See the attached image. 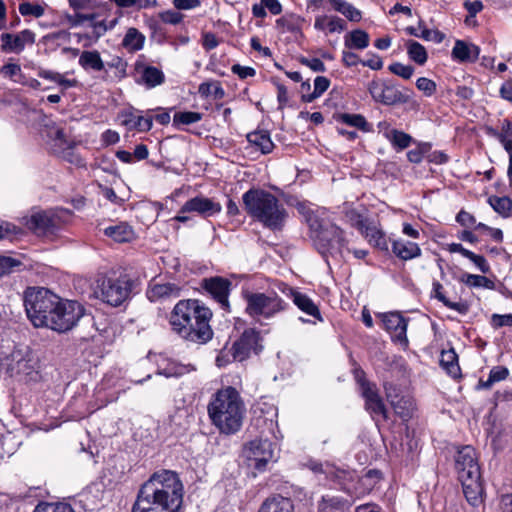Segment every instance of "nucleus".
Instances as JSON below:
<instances>
[{"label": "nucleus", "instance_id": "de8ad7c7", "mask_svg": "<svg viewBox=\"0 0 512 512\" xmlns=\"http://www.w3.org/2000/svg\"><path fill=\"white\" fill-rule=\"evenodd\" d=\"M491 207L503 217H509L512 208V201L510 198L491 196L488 200Z\"/></svg>", "mask_w": 512, "mask_h": 512}, {"label": "nucleus", "instance_id": "bb28decb", "mask_svg": "<svg viewBox=\"0 0 512 512\" xmlns=\"http://www.w3.org/2000/svg\"><path fill=\"white\" fill-rule=\"evenodd\" d=\"M314 28L318 31H328L329 33L342 32L346 29V22L333 15H319L315 18Z\"/></svg>", "mask_w": 512, "mask_h": 512}, {"label": "nucleus", "instance_id": "6e6d98bb", "mask_svg": "<svg viewBox=\"0 0 512 512\" xmlns=\"http://www.w3.org/2000/svg\"><path fill=\"white\" fill-rule=\"evenodd\" d=\"M464 277L465 279H463V281L469 286L485 288L493 287V282L485 276L466 274Z\"/></svg>", "mask_w": 512, "mask_h": 512}, {"label": "nucleus", "instance_id": "338daca9", "mask_svg": "<svg viewBox=\"0 0 512 512\" xmlns=\"http://www.w3.org/2000/svg\"><path fill=\"white\" fill-rule=\"evenodd\" d=\"M466 258H468L470 261H472L482 273L489 272V270H490L489 264L482 255H477V254L473 253L472 251H470V253L468 254V256Z\"/></svg>", "mask_w": 512, "mask_h": 512}, {"label": "nucleus", "instance_id": "f704fd0d", "mask_svg": "<svg viewBox=\"0 0 512 512\" xmlns=\"http://www.w3.org/2000/svg\"><path fill=\"white\" fill-rule=\"evenodd\" d=\"M48 137L50 139L51 150L55 155L58 154V149L63 150L65 147H68V145H76L74 141L68 140L63 129L57 126H53L49 130Z\"/></svg>", "mask_w": 512, "mask_h": 512}, {"label": "nucleus", "instance_id": "473e14b6", "mask_svg": "<svg viewBox=\"0 0 512 512\" xmlns=\"http://www.w3.org/2000/svg\"><path fill=\"white\" fill-rule=\"evenodd\" d=\"M345 47L363 50L369 46V35L361 29L351 31L345 36Z\"/></svg>", "mask_w": 512, "mask_h": 512}, {"label": "nucleus", "instance_id": "864d4df0", "mask_svg": "<svg viewBox=\"0 0 512 512\" xmlns=\"http://www.w3.org/2000/svg\"><path fill=\"white\" fill-rule=\"evenodd\" d=\"M19 12L23 16H34L36 18H39L44 15L45 9L40 4L23 2L19 5Z\"/></svg>", "mask_w": 512, "mask_h": 512}, {"label": "nucleus", "instance_id": "6ab92c4d", "mask_svg": "<svg viewBox=\"0 0 512 512\" xmlns=\"http://www.w3.org/2000/svg\"><path fill=\"white\" fill-rule=\"evenodd\" d=\"M0 39L2 51L18 54L25 49L27 44H34L35 33L29 29H24L17 34L3 33Z\"/></svg>", "mask_w": 512, "mask_h": 512}, {"label": "nucleus", "instance_id": "bf43d9fd", "mask_svg": "<svg viewBox=\"0 0 512 512\" xmlns=\"http://www.w3.org/2000/svg\"><path fill=\"white\" fill-rule=\"evenodd\" d=\"M107 67L115 69V76L119 79L126 76L127 63L121 57H114L108 62Z\"/></svg>", "mask_w": 512, "mask_h": 512}, {"label": "nucleus", "instance_id": "58836bf2", "mask_svg": "<svg viewBox=\"0 0 512 512\" xmlns=\"http://www.w3.org/2000/svg\"><path fill=\"white\" fill-rule=\"evenodd\" d=\"M346 501L342 497L324 495L318 503V512L343 511Z\"/></svg>", "mask_w": 512, "mask_h": 512}, {"label": "nucleus", "instance_id": "0e129e2a", "mask_svg": "<svg viewBox=\"0 0 512 512\" xmlns=\"http://www.w3.org/2000/svg\"><path fill=\"white\" fill-rule=\"evenodd\" d=\"M491 325L495 329L503 326H512V314H493L491 317Z\"/></svg>", "mask_w": 512, "mask_h": 512}, {"label": "nucleus", "instance_id": "72a5a7b5", "mask_svg": "<svg viewBox=\"0 0 512 512\" xmlns=\"http://www.w3.org/2000/svg\"><path fill=\"white\" fill-rule=\"evenodd\" d=\"M440 365L453 378H456L460 375L458 356L454 349L442 351Z\"/></svg>", "mask_w": 512, "mask_h": 512}, {"label": "nucleus", "instance_id": "7c9ffc66", "mask_svg": "<svg viewBox=\"0 0 512 512\" xmlns=\"http://www.w3.org/2000/svg\"><path fill=\"white\" fill-rule=\"evenodd\" d=\"M293 509V503L289 498L275 495L263 503L259 512H293Z\"/></svg>", "mask_w": 512, "mask_h": 512}, {"label": "nucleus", "instance_id": "37998d69", "mask_svg": "<svg viewBox=\"0 0 512 512\" xmlns=\"http://www.w3.org/2000/svg\"><path fill=\"white\" fill-rule=\"evenodd\" d=\"M407 54L412 61L419 65L425 64L428 57L424 46L414 40L407 42Z\"/></svg>", "mask_w": 512, "mask_h": 512}, {"label": "nucleus", "instance_id": "49530a36", "mask_svg": "<svg viewBox=\"0 0 512 512\" xmlns=\"http://www.w3.org/2000/svg\"><path fill=\"white\" fill-rule=\"evenodd\" d=\"M337 121L346 125L358 128L362 131H368V123L364 116L360 114L342 113L337 116Z\"/></svg>", "mask_w": 512, "mask_h": 512}, {"label": "nucleus", "instance_id": "cd10ccee", "mask_svg": "<svg viewBox=\"0 0 512 512\" xmlns=\"http://www.w3.org/2000/svg\"><path fill=\"white\" fill-rule=\"evenodd\" d=\"M78 63L85 71L93 72L103 71L106 66L97 50L82 51Z\"/></svg>", "mask_w": 512, "mask_h": 512}, {"label": "nucleus", "instance_id": "a211bd4d", "mask_svg": "<svg viewBox=\"0 0 512 512\" xmlns=\"http://www.w3.org/2000/svg\"><path fill=\"white\" fill-rule=\"evenodd\" d=\"M378 317L381 318L385 330L390 333L394 341L400 343H408L407 339V319L404 318L399 312L380 313Z\"/></svg>", "mask_w": 512, "mask_h": 512}, {"label": "nucleus", "instance_id": "69168bd1", "mask_svg": "<svg viewBox=\"0 0 512 512\" xmlns=\"http://www.w3.org/2000/svg\"><path fill=\"white\" fill-rule=\"evenodd\" d=\"M231 71L236 74L240 79H246L248 77H253L256 74L254 68L249 66H242L240 64H234L231 67Z\"/></svg>", "mask_w": 512, "mask_h": 512}, {"label": "nucleus", "instance_id": "c756f323", "mask_svg": "<svg viewBox=\"0 0 512 512\" xmlns=\"http://www.w3.org/2000/svg\"><path fill=\"white\" fill-rule=\"evenodd\" d=\"M104 234L118 243L129 242L134 237L132 227L125 222H120L106 227L104 229Z\"/></svg>", "mask_w": 512, "mask_h": 512}, {"label": "nucleus", "instance_id": "dca6fc26", "mask_svg": "<svg viewBox=\"0 0 512 512\" xmlns=\"http://www.w3.org/2000/svg\"><path fill=\"white\" fill-rule=\"evenodd\" d=\"M222 211L219 202L204 195H197L187 200L180 209V213H196L202 218L218 215Z\"/></svg>", "mask_w": 512, "mask_h": 512}, {"label": "nucleus", "instance_id": "412c9836", "mask_svg": "<svg viewBox=\"0 0 512 512\" xmlns=\"http://www.w3.org/2000/svg\"><path fill=\"white\" fill-rule=\"evenodd\" d=\"M181 288L174 282L151 281L146 291V296L151 302L165 301L180 296Z\"/></svg>", "mask_w": 512, "mask_h": 512}, {"label": "nucleus", "instance_id": "2f4dec72", "mask_svg": "<svg viewBox=\"0 0 512 512\" xmlns=\"http://www.w3.org/2000/svg\"><path fill=\"white\" fill-rule=\"evenodd\" d=\"M248 142L257 147L263 154H268L272 151L274 144L267 131H254L247 135Z\"/></svg>", "mask_w": 512, "mask_h": 512}, {"label": "nucleus", "instance_id": "4d7b16f0", "mask_svg": "<svg viewBox=\"0 0 512 512\" xmlns=\"http://www.w3.org/2000/svg\"><path fill=\"white\" fill-rule=\"evenodd\" d=\"M416 87L418 90L423 92V94L426 97L432 96L436 92V89H437L436 83L433 80L426 78V77L418 78L416 81Z\"/></svg>", "mask_w": 512, "mask_h": 512}, {"label": "nucleus", "instance_id": "20e7f679", "mask_svg": "<svg viewBox=\"0 0 512 512\" xmlns=\"http://www.w3.org/2000/svg\"><path fill=\"white\" fill-rule=\"evenodd\" d=\"M245 405L239 392L231 386L218 390L208 404V415L221 433H236L242 426Z\"/></svg>", "mask_w": 512, "mask_h": 512}, {"label": "nucleus", "instance_id": "b1692460", "mask_svg": "<svg viewBox=\"0 0 512 512\" xmlns=\"http://www.w3.org/2000/svg\"><path fill=\"white\" fill-rule=\"evenodd\" d=\"M289 295L298 309H300L305 314L322 321L320 310L310 297L292 288H290Z\"/></svg>", "mask_w": 512, "mask_h": 512}, {"label": "nucleus", "instance_id": "f3484780", "mask_svg": "<svg viewBox=\"0 0 512 512\" xmlns=\"http://www.w3.org/2000/svg\"><path fill=\"white\" fill-rule=\"evenodd\" d=\"M384 389L387 401L394 409V412L403 420L409 419L414 411L413 399L409 396L400 395L399 389L391 383H386Z\"/></svg>", "mask_w": 512, "mask_h": 512}, {"label": "nucleus", "instance_id": "2eb2a0df", "mask_svg": "<svg viewBox=\"0 0 512 512\" xmlns=\"http://www.w3.org/2000/svg\"><path fill=\"white\" fill-rule=\"evenodd\" d=\"M361 395L365 399V409L370 413L374 421L388 419V411L374 383H362Z\"/></svg>", "mask_w": 512, "mask_h": 512}, {"label": "nucleus", "instance_id": "6e6552de", "mask_svg": "<svg viewBox=\"0 0 512 512\" xmlns=\"http://www.w3.org/2000/svg\"><path fill=\"white\" fill-rule=\"evenodd\" d=\"M262 349L260 334L257 330L249 328L244 330L229 350L223 349L216 358L218 366H224L231 361H244L251 353H258Z\"/></svg>", "mask_w": 512, "mask_h": 512}, {"label": "nucleus", "instance_id": "774afa93", "mask_svg": "<svg viewBox=\"0 0 512 512\" xmlns=\"http://www.w3.org/2000/svg\"><path fill=\"white\" fill-rule=\"evenodd\" d=\"M276 27L282 32H293L295 25L291 17L283 16L276 20Z\"/></svg>", "mask_w": 512, "mask_h": 512}, {"label": "nucleus", "instance_id": "a19ab883", "mask_svg": "<svg viewBox=\"0 0 512 512\" xmlns=\"http://www.w3.org/2000/svg\"><path fill=\"white\" fill-rule=\"evenodd\" d=\"M330 86V80L324 76H317L314 79V90L310 94H302V101L310 103L319 98Z\"/></svg>", "mask_w": 512, "mask_h": 512}, {"label": "nucleus", "instance_id": "603ef678", "mask_svg": "<svg viewBox=\"0 0 512 512\" xmlns=\"http://www.w3.org/2000/svg\"><path fill=\"white\" fill-rule=\"evenodd\" d=\"M431 148L432 145L429 142L418 143L415 149L407 152V158L411 163L418 164L422 161L424 155L430 152Z\"/></svg>", "mask_w": 512, "mask_h": 512}, {"label": "nucleus", "instance_id": "c9c22d12", "mask_svg": "<svg viewBox=\"0 0 512 512\" xmlns=\"http://www.w3.org/2000/svg\"><path fill=\"white\" fill-rule=\"evenodd\" d=\"M29 226L37 231L49 232L56 227V224L54 218L48 213L39 212L31 216Z\"/></svg>", "mask_w": 512, "mask_h": 512}, {"label": "nucleus", "instance_id": "9b49d317", "mask_svg": "<svg viewBox=\"0 0 512 512\" xmlns=\"http://www.w3.org/2000/svg\"><path fill=\"white\" fill-rule=\"evenodd\" d=\"M368 91L374 101L386 106L408 103L411 99V90L401 91L395 84L380 79L372 80Z\"/></svg>", "mask_w": 512, "mask_h": 512}, {"label": "nucleus", "instance_id": "09e8293b", "mask_svg": "<svg viewBox=\"0 0 512 512\" xmlns=\"http://www.w3.org/2000/svg\"><path fill=\"white\" fill-rule=\"evenodd\" d=\"M74 148L75 145H68L63 150L58 149V154L56 155L75 166L84 167L86 165L85 160L75 152Z\"/></svg>", "mask_w": 512, "mask_h": 512}, {"label": "nucleus", "instance_id": "9d476101", "mask_svg": "<svg viewBox=\"0 0 512 512\" xmlns=\"http://www.w3.org/2000/svg\"><path fill=\"white\" fill-rule=\"evenodd\" d=\"M133 282L127 278H103L98 284L97 297L118 307L129 299Z\"/></svg>", "mask_w": 512, "mask_h": 512}, {"label": "nucleus", "instance_id": "680f3d73", "mask_svg": "<svg viewBox=\"0 0 512 512\" xmlns=\"http://www.w3.org/2000/svg\"><path fill=\"white\" fill-rule=\"evenodd\" d=\"M21 265V262L8 256H0V276L10 273L14 267Z\"/></svg>", "mask_w": 512, "mask_h": 512}, {"label": "nucleus", "instance_id": "39448f33", "mask_svg": "<svg viewBox=\"0 0 512 512\" xmlns=\"http://www.w3.org/2000/svg\"><path fill=\"white\" fill-rule=\"evenodd\" d=\"M246 213L272 231H280L288 218V212L279 199L261 188H251L242 195Z\"/></svg>", "mask_w": 512, "mask_h": 512}, {"label": "nucleus", "instance_id": "1a4fd4ad", "mask_svg": "<svg viewBox=\"0 0 512 512\" xmlns=\"http://www.w3.org/2000/svg\"><path fill=\"white\" fill-rule=\"evenodd\" d=\"M38 361L29 349L14 350L6 359V372L20 381L35 380Z\"/></svg>", "mask_w": 512, "mask_h": 512}, {"label": "nucleus", "instance_id": "5fc2aeb1", "mask_svg": "<svg viewBox=\"0 0 512 512\" xmlns=\"http://www.w3.org/2000/svg\"><path fill=\"white\" fill-rule=\"evenodd\" d=\"M389 71L403 79H410L414 73V67L411 65H404L400 62H395L389 65Z\"/></svg>", "mask_w": 512, "mask_h": 512}, {"label": "nucleus", "instance_id": "ea45409f", "mask_svg": "<svg viewBox=\"0 0 512 512\" xmlns=\"http://www.w3.org/2000/svg\"><path fill=\"white\" fill-rule=\"evenodd\" d=\"M202 113L193 111L176 112L173 116V126L178 130H183V126L191 125L202 120Z\"/></svg>", "mask_w": 512, "mask_h": 512}, {"label": "nucleus", "instance_id": "4be33fe9", "mask_svg": "<svg viewBox=\"0 0 512 512\" xmlns=\"http://www.w3.org/2000/svg\"><path fill=\"white\" fill-rule=\"evenodd\" d=\"M480 54V48L463 40H456L451 51V57L459 63H474Z\"/></svg>", "mask_w": 512, "mask_h": 512}, {"label": "nucleus", "instance_id": "13d9d810", "mask_svg": "<svg viewBox=\"0 0 512 512\" xmlns=\"http://www.w3.org/2000/svg\"><path fill=\"white\" fill-rule=\"evenodd\" d=\"M298 61L310 68L313 72H325L326 67L325 64L319 58H308L305 56H300Z\"/></svg>", "mask_w": 512, "mask_h": 512}, {"label": "nucleus", "instance_id": "79ce46f5", "mask_svg": "<svg viewBox=\"0 0 512 512\" xmlns=\"http://www.w3.org/2000/svg\"><path fill=\"white\" fill-rule=\"evenodd\" d=\"M142 79L147 87L154 88L164 82L165 76L160 69L154 66H147L143 71Z\"/></svg>", "mask_w": 512, "mask_h": 512}, {"label": "nucleus", "instance_id": "0eeeda50", "mask_svg": "<svg viewBox=\"0 0 512 512\" xmlns=\"http://www.w3.org/2000/svg\"><path fill=\"white\" fill-rule=\"evenodd\" d=\"M243 299L246 302L245 312L256 320L271 319L288 307V304L274 291L268 293L244 291Z\"/></svg>", "mask_w": 512, "mask_h": 512}, {"label": "nucleus", "instance_id": "ddd939ff", "mask_svg": "<svg viewBox=\"0 0 512 512\" xmlns=\"http://www.w3.org/2000/svg\"><path fill=\"white\" fill-rule=\"evenodd\" d=\"M232 283L227 278L213 276L204 278L201 287L219 304L221 309L230 311L229 294Z\"/></svg>", "mask_w": 512, "mask_h": 512}, {"label": "nucleus", "instance_id": "f03ea898", "mask_svg": "<svg viewBox=\"0 0 512 512\" xmlns=\"http://www.w3.org/2000/svg\"><path fill=\"white\" fill-rule=\"evenodd\" d=\"M183 496L179 475L163 469L153 473L141 486L131 512H179Z\"/></svg>", "mask_w": 512, "mask_h": 512}, {"label": "nucleus", "instance_id": "f257e3e1", "mask_svg": "<svg viewBox=\"0 0 512 512\" xmlns=\"http://www.w3.org/2000/svg\"><path fill=\"white\" fill-rule=\"evenodd\" d=\"M23 301L28 319L37 328L63 333L76 326L84 315L79 302L62 299L44 287L27 288Z\"/></svg>", "mask_w": 512, "mask_h": 512}, {"label": "nucleus", "instance_id": "4c0bfd02", "mask_svg": "<svg viewBox=\"0 0 512 512\" xmlns=\"http://www.w3.org/2000/svg\"><path fill=\"white\" fill-rule=\"evenodd\" d=\"M38 76L40 78L57 83L62 87L63 90L76 87L78 85V81L76 79H67L63 74L52 70L42 69L38 72Z\"/></svg>", "mask_w": 512, "mask_h": 512}, {"label": "nucleus", "instance_id": "8fccbe9b", "mask_svg": "<svg viewBox=\"0 0 512 512\" xmlns=\"http://www.w3.org/2000/svg\"><path fill=\"white\" fill-rule=\"evenodd\" d=\"M388 141L395 149L404 150L410 146V144L413 141V138L409 134L395 129L394 132L389 137Z\"/></svg>", "mask_w": 512, "mask_h": 512}, {"label": "nucleus", "instance_id": "a18cd8bd", "mask_svg": "<svg viewBox=\"0 0 512 512\" xmlns=\"http://www.w3.org/2000/svg\"><path fill=\"white\" fill-rule=\"evenodd\" d=\"M118 19H113L110 22H107L105 19H98V16L95 14L94 20H89L90 27L92 28V34L96 39H99L103 36L108 30H111L117 24Z\"/></svg>", "mask_w": 512, "mask_h": 512}, {"label": "nucleus", "instance_id": "5701e85b", "mask_svg": "<svg viewBox=\"0 0 512 512\" xmlns=\"http://www.w3.org/2000/svg\"><path fill=\"white\" fill-rule=\"evenodd\" d=\"M481 474L473 476V478H460L463 493L468 503L474 507L482 502V485L480 482Z\"/></svg>", "mask_w": 512, "mask_h": 512}, {"label": "nucleus", "instance_id": "a878e982", "mask_svg": "<svg viewBox=\"0 0 512 512\" xmlns=\"http://www.w3.org/2000/svg\"><path fill=\"white\" fill-rule=\"evenodd\" d=\"M361 234L367 239V241L381 251L387 252L388 241L385 233L378 227L375 221H371L370 224L361 232Z\"/></svg>", "mask_w": 512, "mask_h": 512}, {"label": "nucleus", "instance_id": "393cba45", "mask_svg": "<svg viewBox=\"0 0 512 512\" xmlns=\"http://www.w3.org/2000/svg\"><path fill=\"white\" fill-rule=\"evenodd\" d=\"M392 251L400 259L407 261L421 256V249L417 243L398 239L392 242Z\"/></svg>", "mask_w": 512, "mask_h": 512}, {"label": "nucleus", "instance_id": "aec40b11", "mask_svg": "<svg viewBox=\"0 0 512 512\" xmlns=\"http://www.w3.org/2000/svg\"><path fill=\"white\" fill-rule=\"evenodd\" d=\"M121 124L128 130H136L138 132H147L151 130L153 125V117H145L141 111L129 108L123 110L119 114Z\"/></svg>", "mask_w": 512, "mask_h": 512}, {"label": "nucleus", "instance_id": "e433bc0d", "mask_svg": "<svg viewBox=\"0 0 512 512\" xmlns=\"http://www.w3.org/2000/svg\"><path fill=\"white\" fill-rule=\"evenodd\" d=\"M332 5L333 9L342 15H344L348 20L353 22H358L361 20V12L355 8L352 4L348 3L345 0H328Z\"/></svg>", "mask_w": 512, "mask_h": 512}, {"label": "nucleus", "instance_id": "7ed1b4c3", "mask_svg": "<svg viewBox=\"0 0 512 512\" xmlns=\"http://www.w3.org/2000/svg\"><path fill=\"white\" fill-rule=\"evenodd\" d=\"M211 310L196 299L180 300L173 308L169 324L174 333L184 340L205 344L213 337L209 324Z\"/></svg>", "mask_w": 512, "mask_h": 512}, {"label": "nucleus", "instance_id": "052dcab7", "mask_svg": "<svg viewBox=\"0 0 512 512\" xmlns=\"http://www.w3.org/2000/svg\"><path fill=\"white\" fill-rule=\"evenodd\" d=\"M159 18L164 23L176 25L183 20V15L174 10H167L159 13Z\"/></svg>", "mask_w": 512, "mask_h": 512}, {"label": "nucleus", "instance_id": "3c124183", "mask_svg": "<svg viewBox=\"0 0 512 512\" xmlns=\"http://www.w3.org/2000/svg\"><path fill=\"white\" fill-rule=\"evenodd\" d=\"M33 512H75L72 506L68 503L57 502V503H48L42 502L39 503Z\"/></svg>", "mask_w": 512, "mask_h": 512}, {"label": "nucleus", "instance_id": "4468645a", "mask_svg": "<svg viewBox=\"0 0 512 512\" xmlns=\"http://www.w3.org/2000/svg\"><path fill=\"white\" fill-rule=\"evenodd\" d=\"M455 469L460 478H473L480 475V466L475 449L466 445L461 447L455 456Z\"/></svg>", "mask_w": 512, "mask_h": 512}, {"label": "nucleus", "instance_id": "c85d7f7f", "mask_svg": "<svg viewBox=\"0 0 512 512\" xmlns=\"http://www.w3.org/2000/svg\"><path fill=\"white\" fill-rule=\"evenodd\" d=\"M146 37L137 28L130 27L122 39V47L130 53L143 49Z\"/></svg>", "mask_w": 512, "mask_h": 512}, {"label": "nucleus", "instance_id": "c03bdc74", "mask_svg": "<svg viewBox=\"0 0 512 512\" xmlns=\"http://www.w3.org/2000/svg\"><path fill=\"white\" fill-rule=\"evenodd\" d=\"M345 217L348 223L356 228L360 233L370 224L372 221L366 215L359 212L356 209H349L345 212Z\"/></svg>", "mask_w": 512, "mask_h": 512}, {"label": "nucleus", "instance_id": "e2e57ef3", "mask_svg": "<svg viewBox=\"0 0 512 512\" xmlns=\"http://www.w3.org/2000/svg\"><path fill=\"white\" fill-rule=\"evenodd\" d=\"M509 370L505 366H495L489 372L490 382L497 383L507 379Z\"/></svg>", "mask_w": 512, "mask_h": 512}, {"label": "nucleus", "instance_id": "423d86ee", "mask_svg": "<svg viewBox=\"0 0 512 512\" xmlns=\"http://www.w3.org/2000/svg\"><path fill=\"white\" fill-rule=\"evenodd\" d=\"M306 222L313 245L323 258L327 260L342 254L347 245L344 231L332 222L325 209L308 211Z\"/></svg>", "mask_w": 512, "mask_h": 512}, {"label": "nucleus", "instance_id": "f8f14e48", "mask_svg": "<svg viewBox=\"0 0 512 512\" xmlns=\"http://www.w3.org/2000/svg\"><path fill=\"white\" fill-rule=\"evenodd\" d=\"M276 446L268 439H255L244 446L243 455L248 466L263 471L275 459Z\"/></svg>", "mask_w": 512, "mask_h": 512}]
</instances>
